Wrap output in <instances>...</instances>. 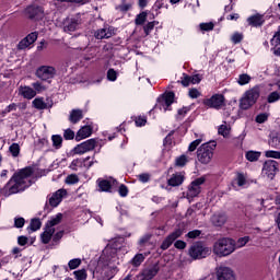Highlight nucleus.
<instances>
[{"instance_id":"1","label":"nucleus","mask_w":280,"mask_h":280,"mask_svg":"<svg viewBox=\"0 0 280 280\" xmlns=\"http://www.w3.org/2000/svg\"><path fill=\"white\" fill-rule=\"evenodd\" d=\"M117 250L118 248L115 244H108L97 260L90 261L89 270L92 272L93 279L110 280L119 272V269H117L119 265Z\"/></svg>"},{"instance_id":"2","label":"nucleus","mask_w":280,"mask_h":280,"mask_svg":"<svg viewBox=\"0 0 280 280\" xmlns=\"http://www.w3.org/2000/svg\"><path fill=\"white\" fill-rule=\"evenodd\" d=\"M28 176H32V171L30 168L21 170L19 173L14 174L9 183L3 187V194L5 196H12L13 194L25 191L28 187Z\"/></svg>"},{"instance_id":"3","label":"nucleus","mask_w":280,"mask_h":280,"mask_svg":"<svg viewBox=\"0 0 280 280\" xmlns=\"http://www.w3.org/2000/svg\"><path fill=\"white\" fill-rule=\"evenodd\" d=\"M235 250H237V244L233 238L222 237L213 244V254L218 257H229Z\"/></svg>"},{"instance_id":"4","label":"nucleus","mask_w":280,"mask_h":280,"mask_svg":"<svg viewBox=\"0 0 280 280\" xmlns=\"http://www.w3.org/2000/svg\"><path fill=\"white\" fill-rule=\"evenodd\" d=\"M191 259H205L211 255V249L203 242L194 243L188 250Z\"/></svg>"},{"instance_id":"5","label":"nucleus","mask_w":280,"mask_h":280,"mask_svg":"<svg viewBox=\"0 0 280 280\" xmlns=\"http://www.w3.org/2000/svg\"><path fill=\"white\" fill-rule=\"evenodd\" d=\"M257 100H259V88L255 86L245 93L244 97L241 100L240 107L242 110H248L250 106L257 103Z\"/></svg>"},{"instance_id":"6","label":"nucleus","mask_w":280,"mask_h":280,"mask_svg":"<svg viewBox=\"0 0 280 280\" xmlns=\"http://www.w3.org/2000/svg\"><path fill=\"white\" fill-rule=\"evenodd\" d=\"M197 159L203 165L211 163L213 159V147L209 145V143H203L197 150Z\"/></svg>"},{"instance_id":"7","label":"nucleus","mask_w":280,"mask_h":280,"mask_svg":"<svg viewBox=\"0 0 280 280\" xmlns=\"http://www.w3.org/2000/svg\"><path fill=\"white\" fill-rule=\"evenodd\" d=\"M277 172H279V162L275 160H267L262 165V174L270 180L277 176Z\"/></svg>"},{"instance_id":"8","label":"nucleus","mask_w":280,"mask_h":280,"mask_svg":"<svg viewBox=\"0 0 280 280\" xmlns=\"http://www.w3.org/2000/svg\"><path fill=\"white\" fill-rule=\"evenodd\" d=\"M56 68L51 66H40L36 70L37 78L44 82H47V80H54V78H56Z\"/></svg>"},{"instance_id":"9","label":"nucleus","mask_w":280,"mask_h":280,"mask_svg":"<svg viewBox=\"0 0 280 280\" xmlns=\"http://www.w3.org/2000/svg\"><path fill=\"white\" fill-rule=\"evenodd\" d=\"M159 270H161V267L159 266V262L151 265L144 269L141 270V272L137 276L138 280H152L155 278L156 275H159Z\"/></svg>"},{"instance_id":"10","label":"nucleus","mask_w":280,"mask_h":280,"mask_svg":"<svg viewBox=\"0 0 280 280\" xmlns=\"http://www.w3.org/2000/svg\"><path fill=\"white\" fill-rule=\"evenodd\" d=\"M202 104L208 108L220 110L224 106V95L214 94L210 98H205Z\"/></svg>"},{"instance_id":"11","label":"nucleus","mask_w":280,"mask_h":280,"mask_svg":"<svg viewBox=\"0 0 280 280\" xmlns=\"http://www.w3.org/2000/svg\"><path fill=\"white\" fill-rule=\"evenodd\" d=\"M205 180H207L205 177H198L190 183L187 190L188 198H196L202 191L201 185H205Z\"/></svg>"},{"instance_id":"12","label":"nucleus","mask_w":280,"mask_h":280,"mask_svg":"<svg viewBox=\"0 0 280 280\" xmlns=\"http://www.w3.org/2000/svg\"><path fill=\"white\" fill-rule=\"evenodd\" d=\"M97 145V140L95 139H89L80 144H78L74 149L73 152L74 154H86V152H91L95 150Z\"/></svg>"},{"instance_id":"13","label":"nucleus","mask_w":280,"mask_h":280,"mask_svg":"<svg viewBox=\"0 0 280 280\" xmlns=\"http://www.w3.org/2000/svg\"><path fill=\"white\" fill-rule=\"evenodd\" d=\"M25 13L28 19H35V21H38L45 16V9L38 4H33L26 8Z\"/></svg>"},{"instance_id":"14","label":"nucleus","mask_w":280,"mask_h":280,"mask_svg":"<svg viewBox=\"0 0 280 280\" xmlns=\"http://www.w3.org/2000/svg\"><path fill=\"white\" fill-rule=\"evenodd\" d=\"M243 213L247 220L255 222L261 215V207L254 205L245 206Z\"/></svg>"},{"instance_id":"15","label":"nucleus","mask_w":280,"mask_h":280,"mask_svg":"<svg viewBox=\"0 0 280 280\" xmlns=\"http://www.w3.org/2000/svg\"><path fill=\"white\" fill-rule=\"evenodd\" d=\"M183 235V230L182 229H176L174 232L168 234L165 240L162 242L161 248L162 250H167L172 244H174L178 237Z\"/></svg>"},{"instance_id":"16","label":"nucleus","mask_w":280,"mask_h":280,"mask_svg":"<svg viewBox=\"0 0 280 280\" xmlns=\"http://www.w3.org/2000/svg\"><path fill=\"white\" fill-rule=\"evenodd\" d=\"M218 280H235V273L230 267L220 266L217 267Z\"/></svg>"},{"instance_id":"17","label":"nucleus","mask_w":280,"mask_h":280,"mask_svg":"<svg viewBox=\"0 0 280 280\" xmlns=\"http://www.w3.org/2000/svg\"><path fill=\"white\" fill-rule=\"evenodd\" d=\"M94 36L97 38V40H104V38H113V36H115V27L104 26L103 28L97 30L94 33Z\"/></svg>"},{"instance_id":"18","label":"nucleus","mask_w":280,"mask_h":280,"mask_svg":"<svg viewBox=\"0 0 280 280\" xmlns=\"http://www.w3.org/2000/svg\"><path fill=\"white\" fill-rule=\"evenodd\" d=\"M65 196H67V189L61 188L55 191L48 199L50 207H58V205L62 202V198H65Z\"/></svg>"},{"instance_id":"19","label":"nucleus","mask_w":280,"mask_h":280,"mask_svg":"<svg viewBox=\"0 0 280 280\" xmlns=\"http://www.w3.org/2000/svg\"><path fill=\"white\" fill-rule=\"evenodd\" d=\"M80 26V21L75 18H66L63 20V32L67 34H71V32H75Z\"/></svg>"},{"instance_id":"20","label":"nucleus","mask_w":280,"mask_h":280,"mask_svg":"<svg viewBox=\"0 0 280 280\" xmlns=\"http://www.w3.org/2000/svg\"><path fill=\"white\" fill-rule=\"evenodd\" d=\"M174 92H168L161 98H158V102H160V108H163L164 113L174 104Z\"/></svg>"},{"instance_id":"21","label":"nucleus","mask_w":280,"mask_h":280,"mask_svg":"<svg viewBox=\"0 0 280 280\" xmlns=\"http://www.w3.org/2000/svg\"><path fill=\"white\" fill-rule=\"evenodd\" d=\"M37 39L38 34L36 32L31 33L18 44V49H27V47H30V45H34V43H36Z\"/></svg>"},{"instance_id":"22","label":"nucleus","mask_w":280,"mask_h":280,"mask_svg":"<svg viewBox=\"0 0 280 280\" xmlns=\"http://www.w3.org/2000/svg\"><path fill=\"white\" fill-rule=\"evenodd\" d=\"M55 233H56L55 228H48L47 225H45V230L40 234L42 243L49 244V242H51V237H54Z\"/></svg>"},{"instance_id":"23","label":"nucleus","mask_w":280,"mask_h":280,"mask_svg":"<svg viewBox=\"0 0 280 280\" xmlns=\"http://www.w3.org/2000/svg\"><path fill=\"white\" fill-rule=\"evenodd\" d=\"M93 135V128L91 126H83L75 136L77 141H82V139H86Z\"/></svg>"},{"instance_id":"24","label":"nucleus","mask_w":280,"mask_h":280,"mask_svg":"<svg viewBox=\"0 0 280 280\" xmlns=\"http://www.w3.org/2000/svg\"><path fill=\"white\" fill-rule=\"evenodd\" d=\"M226 214L224 213H215L211 217V223L213 226H224L226 224Z\"/></svg>"},{"instance_id":"25","label":"nucleus","mask_w":280,"mask_h":280,"mask_svg":"<svg viewBox=\"0 0 280 280\" xmlns=\"http://www.w3.org/2000/svg\"><path fill=\"white\" fill-rule=\"evenodd\" d=\"M20 95H22V97H24L25 100H34L36 91L31 86H21Z\"/></svg>"},{"instance_id":"26","label":"nucleus","mask_w":280,"mask_h":280,"mask_svg":"<svg viewBox=\"0 0 280 280\" xmlns=\"http://www.w3.org/2000/svg\"><path fill=\"white\" fill-rule=\"evenodd\" d=\"M184 182H185V176L180 173L173 174L172 177L167 180L171 187H179V185Z\"/></svg>"},{"instance_id":"27","label":"nucleus","mask_w":280,"mask_h":280,"mask_svg":"<svg viewBox=\"0 0 280 280\" xmlns=\"http://www.w3.org/2000/svg\"><path fill=\"white\" fill-rule=\"evenodd\" d=\"M247 22L252 27H261L264 25V16L259 14L252 15L247 19Z\"/></svg>"},{"instance_id":"28","label":"nucleus","mask_w":280,"mask_h":280,"mask_svg":"<svg viewBox=\"0 0 280 280\" xmlns=\"http://www.w3.org/2000/svg\"><path fill=\"white\" fill-rule=\"evenodd\" d=\"M84 118V114H82V109H72L70 112L69 121L71 124H78L81 119Z\"/></svg>"},{"instance_id":"29","label":"nucleus","mask_w":280,"mask_h":280,"mask_svg":"<svg viewBox=\"0 0 280 280\" xmlns=\"http://www.w3.org/2000/svg\"><path fill=\"white\" fill-rule=\"evenodd\" d=\"M62 218H63L62 213H57L46 222V226H48V229H54V226H58V224L62 222Z\"/></svg>"},{"instance_id":"30","label":"nucleus","mask_w":280,"mask_h":280,"mask_svg":"<svg viewBox=\"0 0 280 280\" xmlns=\"http://www.w3.org/2000/svg\"><path fill=\"white\" fill-rule=\"evenodd\" d=\"M260 158H261V152L259 151L250 150L245 153V159L249 161V163H255L259 161Z\"/></svg>"},{"instance_id":"31","label":"nucleus","mask_w":280,"mask_h":280,"mask_svg":"<svg viewBox=\"0 0 280 280\" xmlns=\"http://www.w3.org/2000/svg\"><path fill=\"white\" fill-rule=\"evenodd\" d=\"M268 143H269L270 148H275L276 150H280V135L279 133L270 135Z\"/></svg>"},{"instance_id":"32","label":"nucleus","mask_w":280,"mask_h":280,"mask_svg":"<svg viewBox=\"0 0 280 280\" xmlns=\"http://www.w3.org/2000/svg\"><path fill=\"white\" fill-rule=\"evenodd\" d=\"M98 191H110L113 184L108 179H98Z\"/></svg>"},{"instance_id":"33","label":"nucleus","mask_w":280,"mask_h":280,"mask_svg":"<svg viewBox=\"0 0 280 280\" xmlns=\"http://www.w3.org/2000/svg\"><path fill=\"white\" fill-rule=\"evenodd\" d=\"M145 261V255L143 254H137L130 261L129 264L133 266V268H139L141 264Z\"/></svg>"},{"instance_id":"34","label":"nucleus","mask_w":280,"mask_h":280,"mask_svg":"<svg viewBox=\"0 0 280 280\" xmlns=\"http://www.w3.org/2000/svg\"><path fill=\"white\" fill-rule=\"evenodd\" d=\"M34 108H37V110H45L47 108V103L43 100V97H37L33 101Z\"/></svg>"},{"instance_id":"35","label":"nucleus","mask_w":280,"mask_h":280,"mask_svg":"<svg viewBox=\"0 0 280 280\" xmlns=\"http://www.w3.org/2000/svg\"><path fill=\"white\" fill-rule=\"evenodd\" d=\"M40 226H43V222H40V219H32L27 229L32 232H35L40 230Z\"/></svg>"},{"instance_id":"36","label":"nucleus","mask_w":280,"mask_h":280,"mask_svg":"<svg viewBox=\"0 0 280 280\" xmlns=\"http://www.w3.org/2000/svg\"><path fill=\"white\" fill-rule=\"evenodd\" d=\"M51 141H52V145L56 148V150H60L62 148V136L52 135Z\"/></svg>"},{"instance_id":"37","label":"nucleus","mask_w":280,"mask_h":280,"mask_svg":"<svg viewBox=\"0 0 280 280\" xmlns=\"http://www.w3.org/2000/svg\"><path fill=\"white\" fill-rule=\"evenodd\" d=\"M250 80H252L250 75H248L247 73H243L238 75L237 84H240V86H244L246 84H249Z\"/></svg>"},{"instance_id":"38","label":"nucleus","mask_w":280,"mask_h":280,"mask_svg":"<svg viewBox=\"0 0 280 280\" xmlns=\"http://www.w3.org/2000/svg\"><path fill=\"white\" fill-rule=\"evenodd\" d=\"M145 21H148V13L143 11L136 16L135 23L136 25H143Z\"/></svg>"},{"instance_id":"39","label":"nucleus","mask_w":280,"mask_h":280,"mask_svg":"<svg viewBox=\"0 0 280 280\" xmlns=\"http://www.w3.org/2000/svg\"><path fill=\"white\" fill-rule=\"evenodd\" d=\"M81 265H82V259L73 258V259L69 260L68 268L70 270H75V268H80Z\"/></svg>"},{"instance_id":"40","label":"nucleus","mask_w":280,"mask_h":280,"mask_svg":"<svg viewBox=\"0 0 280 280\" xmlns=\"http://www.w3.org/2000/svg\"><path fill=\"white\" fill-rule=\"evenodd\" d=\"M73 275L74 279L77 280H86V277H89V275L86 273V269L75 270L73 271Z\"/></svg>"},{"instance_id":"41","label":"nucleus","mask_w":280,"mask_h":280,"mask_svg":"<svg viewBox=\"0 0 280 280\" xmlns=\"http://www.w3.org/2000/svg\"><path fill=\"white\" fill-rule=\"evenodd\" d=\"M219 135H221V137H229V135H231V127H229L228 125H221L218 129Z\"/></svg>"},{"instance_id":"42","label":"nucleus","mask_w":280,"mask_h":280,"mask_svg":"<svg viewBox=\"0 0 280 280\" xmlns=\"http://www.w3.org/2000/svg\"><path fill=\"white\" fill-rule=\"evenodd\" d=\"M9 151L12 154V156L16 158L19 156V154H21V147L19 145V143H12L9 147Z\"/></svg>"},{"instance_id":"43","label":"nucleus","mask_w":280,"mask_h":280,"mask_svg":"<svg viewBox=\"0 0 280 280\" xmlns=\"http://www.w3.org/2000/svg\"><path fill=\"white\" fill-rule=\"evenodd\" d=\"M155 25H159V22H156V21L149 22L147 25L143 26L145 36H150V34H151L152 30H154Z\"/></svg>"},{"instance_id":"44","label":"nucleus","mask_w":280,"mask_h":280,"mask_svg":"<svg viewBox=\"0 0 280 280\" xmlns=\"http://www.w3.org/2000/svg\"><path fill=\"white\" fill-rule=\"evenodd\" d=\"M32 86L35 93H43V91H47V86L43 85L39 81L32 83Z\"/></svg>"},{"instance_id":"45","label":"nucleus","mask_w":280,"mask_h":280,"mask_svg":"<svg viewBox=\"0 0 280 280\" xmlns=\"http://www.w3.org/2000/svg\"><path fill=\"white\" fill-rule=\"evenodd\" d=\"M175 165L177 167H185V165H187V155L183 154V155L178 156L175 160Z\"/></svg>"},{"instance_id":"46","label":"nucleus","mask_w":280,"mask_h":280,"mask_svg":"<svg viewBox=\"0 0 280 280\" xmlns=\"http://www.w3.org/2000/svg\"><path fill=\"white\" fill-rule=\"evenodd\" d=\"M77 183H80V178L75 174L68 175L66 178L67 185H75Z\"/></svg>"},{"instance_id":"47","label":"nucleus","mask_w":280,"mask_h":280,"mask_svg":"<svg viewBox=\"0 0 280 280\" xmlns=\"http://www.w3.org/2000/svg\"><path fill=\"white\" fill-rule=\"evenodd\" d=\"M132 8V2H128V0H124L120 5H118V10L120 12H128Z\"/></svg>"},{"instance_id":"48","label":"nucleus","mask_w":280,"mask_h":280,"mask_svg":"<svg viewBox=\"0 0 280 280\" xmlns=\"http://www.w3.org/2000/svg\"><path fill=\"white\" fill-rule=\"evenodd\" d=\"M266 159H280V151L268 150L265 151Z\"/></svg>"},{"instance_id":"49","label":"nucleus","mask_w":280,"mask_h":280,"mask_svg":"<svg viewBox=\"0 0 280 280\" xmlns=\"http://www.w3.org/2000/svg\"><path fill=\"white\" fill-rule=\"evenodd\" d=\"M268 103L269 104H275V102H279L280 100V93L279 92H271L269 95H268Z\"/></svg>"},{"instance_id":"50","label":"nucleus","mask_w":280,"mask_h":280,"mask_svg":"<svg viewBox=\"0 0 280 280\" xmlns=\"http://www.w3.org/2000/svg\"><path fill=\"white\" fill-rule=\"evenodd\" d=\"M231 40L234 45H238L241 40H244V34L236 32L232 35Z\"/></svg>"},{"instance_id":"51","label":"nucleus","mask_w":280,"mask_h":280,"mask_svg":"<svg viewBox=\"0 0 280 280\" xmlns=\"http://www.w3.org/2000/svg\"><path fill=\"white\" fill-rule=\"evenodd\" d=\"M235 180L238 187H244V185H246V176L244 173H238Z\"/></svg>"},{"instance_id":"52","label":"nucleus","mask_w":280,"mask_h":280,"mask_svg":"<svg viewBox=\"0 0 280 280\" xmlns=\"http://www.w3.org/2000/svg\"><path fill=\"white\" fill-rule=\"evenodd\" d=\"M202 235V231L200 230H192L186 234V237L189 240H196L197 237H200Z\"/></svg>"},{"instance_id":"53","label":"nucleus","mask_w":280,"mask_h":280,"mask_svg":"<svg viewBox=\"0 0 280 280\" xmlns=\"http://www.w3.org/2000/svg\"><path fill=\"white\" fill-rule=\"evenodd\" d=\"M271 45L273 47H277V46L280 45V26L278 27V31L276 32V34L271 38Z\"/></svg>"},{"instance_id":"54","label":"nucleus","mask_w":280,"mask_h":280,"mask_svg":"<svg viewBox=\"0 0 280 280\" xmlns=\"http://www.w3.org/2000/svg\"><path fill=\"white\" fill-rule=\"evenodd\" d=\"M202 143V139H197L194 140L189 147H188V152H195V150L198 148V145H200Z\"/></svg>"},{"instance_id":"55","label":"nucleus","mask_w":280,"mask_h":280,"mask_svg":"<svg viewBox=\"0 0 280 280\" xmlns=\"http://www.w3.org/2000/svg\"><path fill=\"white\" fill-rule=\"evenodd\" d=\"M63 138L66 141H71V139H75V132L71 129H66L63 132Z\"/></svg>"},{"instance_id":"56","label":"nucleus","mask_w":280,"mask_h":280,"mask_svg":"<svg viewBox=\"0 0 280 280\" xmlns=\"http://www.w3.org/2000/svg\"><path fill=\"white\" fill-rule=\"evenodd\" d=\"M199 27L202 32H211V30H213L214 25H213V22H209V23H201L199 25Z\"/></svg>"},{"instance_id":"57","label":"nucleus","mask_w":280,"mask_h":280,"mask_svg":"<svg viewBox=\"0 0 280 280\" xmlns=\"http://www.w3.org/2000/svg\"><path fill=\"white\" fill-rule=\"evenodd\" d=\"M14 226H15V229H23V226H25V219L23 217L15 218Z\"/></svg>"},{"instance_id":"58","label":"nucleus","mask_w":280,"mask_h":280,"mask_svg":"<svg viewBox=\"0 0 280 280\" xmlns=\"http://www.w3.org/2000/svg\"><path fill=\"white\" fill-rule=\"evenodd\" d=\"M266 121H268V114L267 113H262L256 116V122L257 124H266Z\"/></svg>"},{"instance_id":"59","label":"nucleus","mask_w":280,"mask_h":280,"mask_svg":"<svg viewBox=\"0 0 280 280\" xmlns=\"http://www.w3.org/2000/svg\"><path fill=\"white\" fill-rule=\"evenodd\" d=\"M107 80H109V82H115L117 80V71H115V69H109L107 71Z\"/></svg>"},{"instance_id":"60","label":"nucleus","mask_w":280,"mask_h":280,"mask_svg":"<svg viewBox=\"0 0 280 280\" xmlns=\"http://www.w3.org/2000/svg\"><path fill=\"white\" fill-rule=\"evenodd\" d=\"M249 240H250V238H249L248 236L238 238V241L235 242L236 248H242V247H244L245 244H248Z\"/></svg>"},{"instance_id":"61","label":"nucleus","mask_w":280,"mask_h":280,"mask_svg":"<svg viewBox=\"0 0 280 280\" xmlns=\"http://www.w3.org/2000/svg\"><path fill=\"white\" fill-rule=\"evenodd\" d=\"M189 97H191V100H198V97H200L201 93L200 91H198V89H190L188 92Z\"/></svg>"},{"instance_id":"62","label":"nucleus","mask_w":280,"mask_h":280,"mask_svg":"<svg viewBox=\"0 0 280 280\" xmlns=\"http://www.w3.org/2000/svg\"><path fill=\"white\" fill-rule=\"evenodd\" d=\"M118 194L121 196V198H126V196H128V186L121 184L119 186Z\"/></svg>"},{"instance_id":"63","label":"nucleus","mask_w":280,"mask_h":280,"mask_svg":"<svg viewBox=\"0 0 280 280\" xmlns=\"http://www.w3.org/2000/svg\"><path fill=\"white\" fill-rule=\"evenodd\" d=\"M200 82H202V75L200 74L190 75V84H200Z\"/></svg>"},{"instance_id":"64","label":"nucleus","mask_w":280,"mask_h":280,"mask_svg":"<svg viewBox=\"0 0 280 280\" xmlns=\"http://www.w3.org/2000/svg\"><path fill=\"white\" fill-rule=\"evenodd\" d=\"M138 180H140V183H148L150 180V174L142 173L138 175Z\"/></svg>"}]
</instances>
